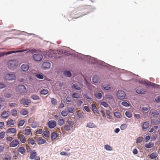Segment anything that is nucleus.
<instances>
[{
    "label": "nucleus",
    "instance_id": "obj_1",
    "mask_svg": "<svg viewBox=\"0 0 160 160\" xmlns=\"http://www.w3.org/2000/svg\"><path fill=\"white\" fill-rule=\"evenodd\" d=\"M77 57L82 60H84V58H86L87 59V60L92 63H96L103 66H106L105 64H106L108 66H111L110 65L104 62L98 60L97 58L91 57L90 56L86 55L79 53L78 54Z\"/></svg>",
    "mask_w": 160,
    "mask_h": 160
},
{
    "label": "nucleus",
    "instance_id": "obj_2",
    "mask_svg": "<svg viewBox=\"0 0 160 160\" xmlns=\"http://www.w3.org/2000/svg\"><path fill=\"white\" fill-rule=\"evenodd\" d=\"M140 83L144 84H146L148 85L152 86V87L155 88H160V85L151 82L149 81L148 80H143L142 81H141Z\"/></svg>",
    "mask_w": 160,
    "mask_h": 160
},
{
    "label": "nucleus",
    "instance_id": "obj_3",
    "mask_svg": "<svg viewBox=\"0 0 160 160\" xmlns=\"http://www.w3.org/2000/svg\"><path fill=\"white\" fill-rule=\"evenodd\" d=\"M42 56L41 52H38V53H35L33 55V59L36 61L39 62L41 61L42 59Z\"/></svg>",
    "mask_w": 160,
    "mask_h": 160
},
{
    "label": "nucleus",
    "instance_id": "obj_4",
    "mask_svg": "<svg viewBox=\"0 0 160 160\" xmlns=\"http://www.w3.org/2000/svg\"><path fill=\"white\" fill-rule=\"evenodd\" d=\"M118 98L120 100L123 99L126 96L124 92L122 90L118 91L116 94Z\"/></svg>",
    "mask_w": 160,
    "mask_h": 160
},
{
    "label": "nucleus",
    "instance_id": "obj_5",
    "mask_svg": "<svg viewBox=\"0 0 160 160\" xmlns=\"http://www.w3.org/2000/svg\"><path fill=\"white\" fill-rule=\"evenodd\" d=\"M17 89L19 93H24L26 92V87L24 85L22 84L18 85Z\"/></svg>",
    "mask_w": 160,
    "mask_h": 160
},
{
    "label": "nucleus",
    "instance_id": "obj_6",
    "mask_svg": "<svg viewBox=\"0 0 160 160\" xmlns=\"http://www.w3.org/2000/svg\"><path fill=\"white\" fill-rule=\"evenodd\" d=\"M16 78L15 75L12 73L7 74L5 77L6 80L12 81Z\"/></svg>",
    "mask_w": 160,
    "mask_h": 160
},
{
    "label": "nucleus",
    "instance_id": "obj_7",
    "mask_svg": "<svg viewBox=\"0 0 160 160\" xmlns=\"http://www.w3.org/2000/svg\"><path fill=\"white\" fill-rule=\"evenodd\" d=\"M8 64L9 68L10 69H12V68L16 66L17 62L15 60H11L9 61Z\"/></svg>",
    "mask_w": 160,
    "mask_h": 160
},
{
    "label": "nucleus",
    "instance_id": "obj_8",
    "mask_svg": "<svg viewBox=\"0 0 160 160\" xmlns=\"http://www.w3.org/2000/svg\"><path fill=\"white\" fill-rule=\"evenodd\" d=\"M51 66V63L48 62H44L42 65V67L43 70H47L50 68Z\"/></svg>",
    "mask_w": 160,
    "mask_h": 160
},
{
    "label": "nucleus",
    "instance_id": "obj_9",
    "mask_svg": "<svg viewBox=\"0 0 160 160\" xmlns=\"http://www.w3.org/2000/svg\"><path fill=\"white\" fill-rule=\"evenodd\" d=\"M20 103L23 105H28L31 103V100L27 98H22L20 101Z\"/></svg>",
    "mask_w": 160,
    "mask_h": 160
},
{
    "label": "nucleus",
    "instance_id": "obj_10",
    "mask_svg": "<svg viewBox=\"0 0 160 160\" xmlns=\"http://www.w3.org/2000/svg\"><path fill=\"white\" fill-rule=\"evenodd\" d=\"M56 122L54 120H51L48 122V126L50 128H53L56 126Z\"/></svg>",
    "mask_w": 160,
    "mask_h": 160
},
{
    "label": "nucleus",
    "instance_id": "obj_11",
    "mask_svg": "<svg viewBox=\"0 0 160 160\" xmlns=\"http://www.w3.org/2000/svg\"><path fill=\"white\" fill-rule=\"evenodd\" d=\"M21 68L22 71L26 72L28 70L29 66L27 64H23L21 65Z\"/></svg>",
    "mask_w": 160,
    "mask_h": 160
},
{
    "label": "nucleus",
    "instance_id": "obj_12",
    "mask_svg": "<svg viewBox=\"0 0 160 160\" xmlns=\"http://www.w3.org/2000/svg\"><path fill=\"white\" fill-rule=\"evenodd\" d=\"M63 74L66 77L70 78L72 76V74L70 71L65 70L63 71Z\"/></svg>",
    "mask_w": 160,
    "mask_h": 160
},
{
    "label": "nucleus",
    "instance_id": "obj_13",
    "mask_svg": "<svg viewBox=\"0 0 160 160\" xmlns=\"http://www.w3.org/2000/svg\"><path fill=\"white\" fill-rule=\"evenodd\" d=\"M92 80L94 83H97L99 80V77L97 75H94L92 77Z\"/></svg>",
    "mask_w": 160,
    "mask_h": 160
},
{
    "label": "nucleus",
    "instance_id": "obj_14",
    "mask_svg": "<svg viewBox=\"0 0 160 160\" xmlns=\"http://www.w3.org/2000/svg\"><path fill=\"white\" fill-rule=\"evenodd\" d=\"M19 144V142L17 140H14L12 141L9 145L11 147H15L17 146Z\"/></svg>",
    "mask_w": 160,
    "mask_h": 160
},
{
    "label": "nucleus",
    "instance_id": "obj_15",
    "mask_svg": "<svg viewBox=\"0 0 160 160\" xmlns=\"http://www.w3.org/2000/svg\"><path fill=\"white\" fill-rule=\"evenodd\" d=\"M9 111H3L2 114L1 116L2 118H6L9 116Z\"/></svg>",
    "mask_w": 160,
    "mask_h": 160
},
{
    "label": "nucleus",
    "instance_id": "obj_16",
    "mask_svg": "<svg viewBox=\"0 0 160 160\" xmlns=\"http://www.w3.org/2000/svg\"><path fill=\"white\" fill-rule=\"evenodd\" d=\"M36 141L38 144H43L46 142V141L44 139L40 138H38Z\"/></svg>",
    "mask_w": 160,
    "mask_h": 160
},
{
    "label": "nucleus",
    "instance_id": "obj_17",
    "mask_svg": "<svg viewBox=\"0 0 160 160\" xmlns=\"http://www.w3.org/2000/svg\"><path fill=\"white\" fill-rule=\"evenodd\" d=\"M136 92L139 94H144L146 92V91L144 89H141L140 88H138L136 90Z\"/></svg>",
    "mask_w": 160,
    "mask_h": 160
},
{
    "label": "nucleus",
    "instance_id": "obj_18",
    "mask_svg": "<svg viewBox=\"0 0 160 160\" xmlns=\"http://www.w3.org/2000/svg\"><path fill=\"white\" fill-rule=\"evenodd\" d=\"M91 107L92 108V111H93V112L94 113H97L99 114V112H98V110L97 109V108L96 107V106L94 104H93V103L92 104Z\"/></svg>",
    "mask_w": 160,
    "mask_h": 160
},
{
    "label": "nucleus",
    "instance_id": "obj_19",
    "mask_svg": "<svg viewBox=\"0 0 160 160\" xmlns=\"http://www.w3.org/2000/svg\"><path fill=\"white\" fill-rule=\"evenodd\" d=\"M72 88H74L76 90H80L81 89V88L80 86L77 83H75L73 84L72 85Z\"/></svg>",
    "mask_w": 160,
    "mask_h": 160
},
{
    "label": "nucleus",
    "instance_id": "obj_20",
    "mask_svg": "<svg viewBox=\"0 0 160 160\" xmlns=\"http://www.w3.org/2000/svg\"><path fill=\"white\" fill-rule=\"evenodd\" d=\"M18 138H19L21 142L23 143H25L26 141L24 136L22 134L20 135L18 137Z\"/></svg>",
    "mask_w": 160,
    "mask_h": 160
},
{
    "label": "nucleus",
    "instance_id": "obj_21",
    "mask_svg": "<svg viewBox=\"0 0 160 160\" xmlns=\"http://www.w3.org/2000/svg\"><path fill=\"white\" fill-rule=\"evenodd\" d=\"M37 155V154L36 152L35 151L33 150L32 151V152L30 154L29 158L31 159H33L35 158V157Z\"/></svg>",
    "mask_w": 160,
    "mask_h": 160
},
{
    "label": "nucleus",
    "instance_id": "obj_22",
    "mask_svg": "<svg viewBox=\"0 0 160 160\" xmlns=\"http://www.w3.org/2000/svg\"><path fill=\"white\" fill-rule=\"evenodd\" d=\"M13 53V51H9L6 52H0V57L4 56V55H8Z\"/></svg>",
    "mask_w": 160,
    "mask_h": 160
},
{
    "label": "nucleus",
    "instance_id": "obj_23",
    "mask_svg": "<svg viewBox=\"0 0 160 160\" xmlns=\"http://www.w3.org/2000/svg\"><path fill=\"white\" fill-rule=\"evenodd\" d=\"M16 132L15 129L13 128H11L8 129L7 132L9 133H15Z\"/></svg>",
    "mask_w": 160,
    "mask_h": 160
},
{
    "label": "nucleus",
    "instance_id": "obj_24",
    "mask_svg": "<svg viewBox=\"0 0 160 160\" xmlns=\"http://www.w3.org/2000/svg\"><path fill=\"white\" fill-rule=\"evenodd\" d=\"M149 125V123L148 122H145L143 123L142 128L143 129H147Z\"/></svg>",
    "mask_w": 160,
    "mask_h": 160
},
{
    "label": "nucleus",
    "instance_id": "obj_25",
    "mask_svg": "<svg viewBox=\"0 0 160 160\" xmlns=\"http://www.w3.org/2000/svg\"><path fill=\"white\" fill-rule=\"evenodd\" d=\"M30 98L33 100H38L40 99L39 97L36 94L32 95L30 96Z\"/></svg>",
    "mask_w": 160,
    "mask_h": 160
},
{
    "label": "nucleus",
    "instance_id": "obj_26",
    "mask_svg": "<svg viewBox=\"0 0 160 160\" xmlns=\"http://www.w3.org/2000/svg\"><path fill=\"white\" fill-rule=\"evenodd\" d=\"M58 137V135L55 132H53L51 133V138L52 140L55 139Z\"/></svg>",
    "mask_w": 160,
    "mask_h": 160
},
{
    "label": "nucleus",
    "instance_id": "obj_27",
    "mask_svg": "<svg viewBox=\"0 0 160 160\" xmlns=\"http://www.w3.org/2000/svg\"><path fill=\"white\" fill-rule=\"evenodd\" d=\"M86 127L92 128L96 127V126L93 123L89 122L87 123Z\"/></svg>",
    "mask_w": 160,
    "mask_h": 160
},
{
    "label": "nucleus",
    "instance_id": "obj_28",
    "mask_svg": "<svg viewBox=\"0 0 160 160\" xmlns=\"http://www.w3.org/2000/svg\"><path fill=\"white\" fill-rule=\"evenodd\" d=\"M15 121L12 119H10L8 121L7 124L8 125L10 126L14 125L15 124Z\"/></svg>",
    "mask_w": 160,
    "mask_h": 160
},
{
    "label": "nucleus",
    "instance_id": "obj_29",
    "mask_svg": "<svg viewBox=\"0 0 160 160\" xmlns=\"http://www.w3.org/2000/svg\"><path fill=\"white\" fill-rule=\"evenodd\" d=\"M154 145V144L153 143L149 142L148 144H146L145 145V148H149L153 147Z\"/></svg>",
    "mask_w": 160,
    "mask_h": 160
},
{
    "label": "nucleus",
    "instance_id": "obj_30",
    "mask_svg": "<svg viewBox=\"0 0 160 160\" xmlns=\"http://www.w3.org/2000/svg\"><path fill=\"white\" fill-rule=\"evenodd\" d=\"M157 153L153 152L151 153L149 156L150 158L151 159L156 158L157 157Z\"/></svg>",
    "mask_w": 160,
    "mask_h": 160
},
{
    "label": "nucleus",
    "instance_id": "obj_31",
    "mask_svg": "<svg viewBox=\"0 0 160 160\" xmlns=\"http://www.w3.org/2000/svg\"><path fill=\"white\" fill-rule=\"evenodd\" d=\"M18 151L22 154H24L25 152V149L22 147H20L18 149Z\"/></svg>",
    "mask_w": 160,
    "mask_h": 160
},
{
    "label": "nucleus",
    "instance_id": "obj_32",
    "mask_svg": "<svg viewBox=\"0 0 160 160\" xmlns=\"http://www.w3.org/2000/svg\"><path fill=\"white\" fill-rule=\"evenodd\" d=\"M48 92V90L46 89H44L40 91V94L43 95H46Z\"/></svg>",
    "mask_w": 160,
    "mask_h": 160
},
{
    "label": "nucleus",
    "instance_id": "obj_33",
    "mask_svg": "<svg viewBox=\"0 0 160 160\" xmlns=\"http://www.w3.org/2000/svg\"><path fill=\"white\" fill-rule=\"evenodd\" d=\"M20 113L21 115L25 116L28 114V112L24 109H22L21 110Z\"/></svg>",
    "mask_w": 160,
    "mask_h": 160
},
{
    "label": "nucleus",
    "instance_id": "obj_34",
    "mask_svg": "<svg viewBox=\"0 0 160 160\" xmlns=\"http://www.w3.org/2000/svg\"><path fill=\"white\" fill-rule=\"evenodd\" d=\"M150 112H151V114L153 115L158 116L159 115V113L156 110H151Z\"/></svg>",
    "mask_w": 160,
    "mask_h": 160
},
{
    "label": "nucleus",
    "instance_id": "obj_35",
    "mask_svg": "<svg viewBox=\"0 0 160 160\" xmlns=\"http://www.w3.org/2000/svg\"><path fill=\"white\" fill-rule=\"evenodd\" d=\"M65 122V121L63 119H59L58 121V124L59 126H61Z\"/></svg>",
    "mask_w": 160,
    "mask_h": 160
},
{
    "label": "nucleus",
    "instance_id": "obj_36",
    "mask_svg": "<svg viewBox=\"0 0 160 160\" xmlns=\"http://www.w3.org/2000/svg\"><path fill=\"white\" fill-rule=\"evenodd\" d=\"M125 114L128 118H131L132 116V114L129 111H126Z\"/></svg>",
    "mask_w": 160,
    "mask_h": 160
},
{
    "label": "nucleus",
    "instance_id": "obj_37",
    "mask_svg": "<svg viewBox=\"0 0 160 160\" xmlns=\"http://www.w3.org/2000/svg\"><path fill=\"white\" fill-rule=\"evenodd\" d=\"M72 97L73 98H78L79 97L78 94L76 92H74L72 94Z\"/></svg>",
    "mask_w": 160,
    "mask_h": 160
},
{
    "label": "nucleus",
    "instance_id": "obj_38",
    "mask_svg": "<svg viewBox=\"0 0 160 160\" xmlns=\"http://www.w3.org/2000/svg\"><path fill=\"white\" fill-rule=\"evenodd\" d=\"M143 139V138L142 137H140L138 138L136 140V143H140L142 142Z\"/></svg>",
    "mask_w": 160,
    "mask_h": 160
},
{
    "label": "nucleus",
    "instance_id": "obj_39",
    "mask_svg": "<svg viewBox=\"0 0 160 160\" xmlns=\"http://www.w3.org/2000/svg\"><path fill=\"white\" fill-rule=\"evenodd\" d=\"M36 77L40 79H42L43 78V75L42 74L38 73L36 74Z\"/></svg>",
    "mask_w": 160,
    "mask_h": 160
},
{
    "label": "nucleus",
    "instance_id": "obj_40",
    "mask_svg": "<svg viewBox=\"0 0 160 160\" xmlns=\"http://www.w3.org/2000/svg\"><path fill=\"white\" fill-rule=\"evenodd\" d=\"M49 132L48 131H44L43 134L45 137L46 138H49Z\"/></svg>",
    "mask_w": 160,
    "mask_h": 160
},
{
    "label": "nucleus",
    "instance_id": "obj_41",
    "mask_svg": "<svg viewBox=\"0 0 160 160\" xmlns=\"http://www.w3.org/2000/svg\"><path fill=\"white\" fill-rule=\"evenodd\" d=\"M103 88L104 89L106 90H108L111 89V87L108 85H103L102 86Z\"/></svg>",
    "mask_w": 160,
    "mask_h": 160
},
{
    "label": "nucleus",
    "instance_id": "obj_42",
    "mask_svg": "<svg viewBox=\"0 0 160 160\" xmlns=\"http://www.w3.org/2000/svg\"><path fill=\"white\" fill-rule=\"evenodd\" d=\"M13 157H18L19 155V153L16 151H13Z\"/></svg>",
    "mask_w": 160,
    "mask_h": 160
},
{
    "label": "nucleus",
    "instance_id": "obj_43",
    "mask_svg": "<svg viewBox=\"0 0 160 160\" xmlns=\"http://www.w3.org/2000/svg\"><path fill=\"white\" fill-rule=\"evenodd\" d=\"M114 116L118 118H121V114L120 113L118 112H115L114 113Z\"/></svg>",
    "mask_w": 160,
    "mask_h": 160
},
{
    "label": "nucleus",
    "instance_id": "obj_44",
    "mask_svg": "<svg viewBox=\"0 0 160 160\" xmlns=\"http://www.w3.org/2000/svg\"><path fill=\"white\" fill-rule=\"evenodd\" d=\"M29 51L32 53H37L39 52L38 50L35 49H33L31 50H29Z\"/></svg>",
    "mask_w": 160,
    "mask_h": 160
},
{
    "label": "nucleus",
    "instance_id": "obj_45",
    "mask_svg": "<svg viewBox=\"0 0 160 160\" xmlns=\"http://www.w3.org/2000/svg\"><path fill=\"white\" fill-rule=\"evenodd\" d=\"M95 96L96 98H97L98 99H101L102 97V93H98L96 94Z\"/></svg>",
    "mask_w": 160,
    "mask_h": 160
},
{
    "label": "nucleus",
    "instance_id": "obj_46",
    "mask_svg": "<svg viewBox=\"0 0 160 160\" xmlns=\"http://www.w3.org/2000/svg\"><path fill=\"white\" fill-rule=\"evenodd\" d=\"M104 147L105 149L107 150L111 151L112 150V148L108 144L105 145Z\"/></svg>",
    "mask_w": 160,
    "mask_h": 160
},
{
    "label": "nucleus",
    "instance_id": "obj_47",
    "mask_svg": "<svg viewBox=\"0 0 160 160\" xmlns=\"http://www.w3.org/2000/svg\"><path fill=\"white\" fill-rule=\"evenodd\" d=\"M63 117H65L68 114V112L66 111L63 110L61 113Z\"/></svg>",
    "mask_w": 160,
    "mask_h": 160
},
{
    "label": "nucleus",
    "instance_id": "obj_48",
    "mask_svg": "<svg viewBox=\"0 0 160 160\" xmlns=\"http://www.w3.org/2000/svg\"><path fill=\"white\" fill-rule=\"evenodd\" d=\"M5 160H11V156L8 154H6L4 157Z\"/></svg>",
    "mask_w": 160,
    "mask_h": 160
},
{
    "label": "nucleus",
    "instance_id": "obj_49",
    "mask_svg": "<svg viewBox=\"0 0 160 160\" xmlns=\"http://www.w3.org/2000/svg\"><path fill=\"white\" fill-rule=\"evenodd\" d=\"M4 96L5 98H9L12 96V95L9 92H5L4 94Z\"/></svg>",
    "mask_w": 160,
    "mask_h": 160
},
{
    "label": "nucleus",
    "instance_id": "obj_50",
    "mask_svg": "<svg viewBox=\"0 0 160 160\" xmlns=\"http://www.w3.org/2000/svg\"><path fill=\"white\" fill-rule=\"evenodd\" d=\"M12 115L13 116H16L17 115V111L16 109L12 110Z\"/></svg>",
    "mask_w": 160,
    "mask_h": 160
},
{
    "label": "nucleus",
    "instance_id": "obj_51",
    "mask_svg": "<svg viewBox=\"0 0 160 160\" xmlns=\"http://www.w3.org/2000/svg\"><path fill=\"white\" fill-rule=\"evenodd\" d=\"M121 104L122 105L126 107H128L129 106V104L125 101L122 102Z\"/></svg>",
    "mask_w": 160,
    "mask_h": 160
},
{
    "label": "nucleus",
    "instance_id": "obj_52",
    "mask_svg": "<svg viewBox=\"0 0 160 160\" xmlns=\"http://www.w3.org/2000/svg\"><path fill=\"white\" fill-rule=\"evenodd\" d=\"M64 129L66 131H69L70 130V127L68 125H66L64 127Z\"/></svg>",
    "mask_w": 160,
    "mask_h": 160
},
{
    "label": "nucleus",
    "instance_id": "obj_53",
    "mask_svg": "<svg viewBox=\"0 0 160 160\" xmlns=\"http://www.w3.org/2000/svg\"><path fill=\"white\" fill-rule=\"evenodd\" d=\"M68 110L69 113H72L74 112V108L73 107H69Z\"/></svg>",
    "mask_w": 160,
    "mask_h": 160
},
{
    "label": "nucleus",
    "instance_id": "obj_54",
    "mask_svg": "<svg viewBox=\"0 0 160 160\" xmlns=\"http://www.w3.org/2000/svg\"><path fill=\"white\" fill-rule=\"evenodd\" d=\"M127 125L126 124H123L121 126L120 128L122 130H124L127 128Z\"/></svg>",
    "mask_w": 160,
    "mask_h": 160
},
{
    "label": "nucleus",
    "instance_id": "obj_55",
    "mask_svg": "<svg viewBox=\"0 0 160 160\" xmlns=\"http://www.w3.org/2000/svg\"><path fill=\"white\" fill-rule=\"evenodd\" d=\"M31 132L30 130L29 129H26L25 130V134L27 135H28L30 134Z\"/></svg>",
    "mask_w": 160,
    "mask_h": 160
},
{
    "label": "nucleus",
    "instance_id": "obj_56",
    "mask_svg": "<svg viewBox=\"0 0 160 160\" xmlns=\"http://www.w3.org/2000/svg\"><path fill=\"white\" fill-rule=\"evenodd\" d=\"M101 105L103 106L105 108H107L108 107V104L105 102H102L101 103Z\"/></svg>",
    "mask_w": 160,
    "mask_h": 160
},
{
    "label": "nucleus",
    "instance_id": "obj_57",
    "mask_svg": "<svg viewBox=\"0 0 160 160\" xmlns=\"http://www.w3.org/2000/svg\"><path fill=\"white\" fill-rule=\"evenodd\" d=\"M25 123V121L23 120H21L19 121L18 126H22Z\"/></svg>",
    "mask_w": 160,
    "mask_h": 160
},
{
    "label": "nucleus",
    "instance_id": "obj_58",
    "mask_svg": "<svg viewBox=\"0 0 160 160\" xmlns=\"http://www.w3.org/2000/svg\"><path fill=\"white\" fill-rule=\"evenodd\" d=\"M51 102L52 104L55 105L57 104V102L55 99L54 98H52Z\"/></svg>",
    "mask_w": 160,
    "mask_h": 160
},
{
    "label": "nucleus",
    "instance_id": "obj_59",
    "mask_svg": "<svg viewBox=\"0 0 160 160\" xmlns=\"http://www.w3.org/2000/svg\"><path fill=\"white\" fill-rule=\"evenodd\" d=\"M106 114L107 116L108 117V118L109 119L111 118L112 116L110 115V112L109 110H107L106 112Z\"/></svg>",
    "mask_w": 160,
    "mask_h": 160
},
{
    "label": "nucleus",
    "instance_id": "obj_60",
    "mask_svg": "<svg viewBox=\"0 0 160 160\" xmlns=\"http://www.w3.org/2000/svg\"><path fill=\"white\" fill-rule=\"evenodd\" d=\"M5 135L4 132H0V138L1 139H3L4 138Z\"/></svg>",
    "mask_w": 160,
    "mask_h": 160
},
{
    "label": "nucleus",
    "instance_id": "obj_61",
    "mask_svg": "<svg viewBox=\"0 0 160 160\" xmlns=\"http://www.w3.org/2000/svg\"><path fill=\"white\" fill-rule=\"evenodd\" d=\"M106 98L109 100H111L113 98V97L111 95L108 94L106 95Z\"/></svg>",
    "mask_w": 160,
    "mask_h": 160
},
{
    "label": "nucleus",
    "instance_id": "obj_62",
    "mask_svg": "<svg viewBox=\"0 0 160 160\" xmlns=\"http://www.w3.org/2000/svg\"><path fill=\"white\" fill-rule=\"evenodd\" d=\"M28 143H30L32 145H34L35 144V142L34 140L33 139H30L29 141H28Z\"/></svg>",
    "mask_w": 160,
    "mask_h": 160
},
{
    "label": "nucleus",
    "instance_id": "obj_63",
    "mask_svg": "<svg viewBox=\"0 0 160 160\" xmlns=\"http://www.w3.org/2000/svg\"><path fill=\"white\" fill-rule=\"evenodd\" d=\"M67 122L69 126H72L73 125V122L72 121L69 120V119L67 120Z\"/></svg>",
    "mask_w": 160,
    "mask_h": 160
},
{
    "label": "nucleus",
    "instance_id": "obj_64",
    "mask_svg": "<svg viewBox=\"0 0 160 160\" xmlns=\"http://www.w3.org/2000/svg\"><path fill=\"white\" fill-rule=\"evenodd\" d=\"M77 115L79 118H84L83 114L82 113H78Z\"/></svg>",
    "mask_w": 160,
    "mask_h": 160
}]
</instances>
